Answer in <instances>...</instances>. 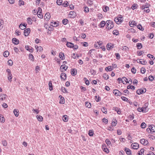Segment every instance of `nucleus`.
Instances as JSON below:
<instances>
[{
	"mask_svg": "<svg viewBox=\"0 0 155 155\" xmlns=\"http://www.w3.org/2000/svg\"><path fill=\"white\" fill-rule=\"evenodd\" d=\"M106 26L108 29H111L114 27L113 21L110 20H107L106 22Z\"/></svg>",
	"mask_w": 155,
	"mask_h": 155,
	"instance_id": "1",
	"label": "nucleus"
},
{
	"mask_svg": "<svg viewBox=\"0 0 155 155\" xmlns=\"http://www.w3.org/2000/svg\"><path fill=\"white\" fill-rule=\"evenodd\" d=\"M6 71L8 73L7 77L8 80L10 82H11L12 81V76L11 73V71L9 69H8L6 70Z\"/></svg>",
	"mask_w": 155,
	"mask_h": 155,
	"instance_id": "2",
	"label": "nucleus"
},
{
	"mask_svg": "<svg viewBox=\"0 0 155 155\" xmlns=\"http://www.w3.org/2000/svg\"><path fill=\"white\" fill-rule=\"evenodd\" d=\"M120 17H119L115 18L114 21L115 22L118 24H120L123 21V18L121 17V15H120Z\"/></svg>",
	"mask_w": 155,
	"mask_h": 155,
	"instance_id": "3",
	"label": "nucleus"
},
{
	"mask_svg": "<svg viewBox=\"0 0 155 155\" xmlns=\"http://www.w3.org/2000/svg\"><path fill=\"white\" fill-rule=\"evenodd\" d=\"M146 91V89L145 88H141L140 89H138V90H137V91L136 92L138 94H140L145 93Z\"/></svg>",
	"mask_w": 155,
	"mask_h": 155,
	"instance_id": "4",
	"label": "nucleus"
},
{
	"mask_svg": "<svg viewBox=\"0 0 155 155\" xmlns=\"http://www.w3.org/2000/svg\"><path fill=\"white\" fill-rule=\"evenodd\" d=\"M113 93L116 96H121L122 94L117 90H114L113 91Z\"/></svg>",
	"mask_w": 155,
	"mask_h": 155,
	"instance_id": "5",
	"label": "nucleus"
},
{
	"mask_svg": "<svg viewBox=\"0 0 155 155\" xmlns=\"http://www.w3.org/2000/svg\"><path fill=\"white\" fill-rule=\"evenodd\" d=\"M148 105V103H146L144 104L143 106L142 107L143 109V111H144V113H146L148 111L147 107Z\"/></svg>",
	"mask_w": 155,
	"mask_h": 155,
	"instance_id": "6",
	"label": "nucleus"
},
{
	"mask_svg": "<svg viewBox=\"0 0 155 155\" xmlns=\"http://www.w3.org/2000/svg\"><path fill=\"white\" fill-rule=\"evenodd\" d=\"M131 147L134 149H137L139 147V144L136 143H134L131 145Z\"/></svg>",
	"mask_w": 155,
	"mask_h": 155,
	"instance_id": "7",
	"label": "nucleus"
},
{
	"mask_svg": "<svg viewBox=\"0 0 155 155\" xmlns=\"http://www.w3.org/2000/svg\"><path fill=\"white\" fill-rule=\"evenodd\" d=\"M25 48L28 51L30 52H32L33 51L34 49L31 46L26 45Z\"/></svg>",
	"mask_w": 155,
	"mask_h": 155,
	"instance_id": "8",
	"label": "nucleus"
},
{
	"mask_svg": "<svg viewBox=\"0 0 155 155\" xmlns=\"http://www.w3.org/2000/svg\"><path fill=\"white\" fill-rule=\"evenodd\" d=\"M140 142L142 144L144 145H147L148 143V141L147 140L144 139H141L140 140Z\"/></svg>",
	"mask_w": 155,
	"mask_h": 155,
	"instance_id": "9",
	"label": "nucleus"
},
{
	"mask_svg": "<svg viewBox=\"0 0 155 155\" xmlns=\"http://www.w3.org/2000/svg\"><path fill=\"white\" fill-rule=\"evenodd\" d=\"M30 31V29L29 28H26V29L25 30L24 32V35L26 36H28L29 34Z\"/></svg>",
	"mask_w": 155,
	"mask_h": 155,
	"instance_id": "10",
	"label": "nucleus"
},
{
	"mask_svg": "<svg viewBox=\"0 0 155 155\" xmlns=\"http://www.w3.org/2000/svg\"><path fill=\"white\" fill-rule=\"evenodd\" d=\"M102 148L103 149V151L107 153H109V151L108 149L106 148V145L105 144L102 145Z\"/></svg>",
	"mask_w": 155,
	"mask_h": 155,
	"instance_id": "11",
	"label": "nucleus"
},
{
	"mask_svg": "<svg viewBox=\"0 0 155 155\" xmlns=\"http://www.w3.org/2000/svg\"><path fill=\"white\" fill-rule=\"evenodd\" d=\"M114 45L111 43H109L107 44L106 47L107 49L108 50H110L111 48H113Z\"/></svg>",
	"mask_w": 155,
	"mask_h": 155,
	"instance_id": "12",
	"label": "nucleus"
},
{
	"mask_svg": "<svg viewBox=\"0 0 155 155\" xmlns=\"http://www.w3.org/2000/svg\"><path fill=\"white\" fill-rule=\"evenodd\" d=\"M50 18H51V15H50V14L48 12L47 13L45 14V15L44 16L45 19L47 21H48L49 19H50Z\"/></svg>",
	"mask_w": 155,
	"mask_h": 155,
	"instance_id": "13",
	"label": "nucleus"
},
{
	"mask_svg": "<svg viewBox=\"0 0 155 155\" xmlns=\"http://www.w3.org/2000/svg\"><path fill=\"white\" fill-rule=\"evenodd\" d=\"M66 45L68 47L70 48H73L74 47V45L73 44L69 42H67Z\"/></svg>",
	"mask_w": 155,
	"mask_h": 155,
	"instance_id": "14",
	"label": "nucleus"
},
{
	"mask_svg": "<svg viewBox=\"0 0 155 155\" xmlns=\"http://www.w3.org/2000/svg\"><path fill=\"white\" fill-rule=\"evenodd\" d=\"M7 96L5 94H2L0 96V100L3 101L6 99Z\"/></svg>",
	"mask_w": 155,
	"mask_h": 155,
	"instance_id": "15",
	"label": "nucleus"
},
{
	"mask_svg": "<svg viewBox=\"0 0 155 155\" xmlns=\"http://www.w3.org/2000/svg\"><path fill=\"white\" fill-rule=\"evenodd\" d=\"M105 24V22L104 21H102L100 22L98 26L100 28H103L104 27Z\"/></svg>",
	"mask_w": 155,
	"mask_h": 155,
	"instance_id": "16",
	"label": "nucleus"
},
{
	"mask_svg": "<svg viewBox=\"0 0 155 155\" xmlns=\"http://www.w3.org/2000/svg\"><path fill=\"white\" fill-rule=\"evenodd\" d=\"M124 151L127 155H131V151L129 149L127 148H125L124 149Z\"/></svg>",
	"mask_w": 155,
	"mask_h": 155,
	"instance_id": "17",
	"label": "nucleus"
},
{
	"mask_svg": "<svg viewBox=\"0 0 155 155\" xmlns=\"http://www.w3.org/2000/svg\"><path fill=\"white\" fill-rule=\"evenodd\" d=\"M69 15H71V17L72 18L75 17L76 16V12L73 11H71L69 13Z\"/></svg>",
	"mask_w": 155,
	"mask_h": 155,
	"instance_id": "18",
	"label": "nucleus"
},
{
	"mask_svg": "<svg viewBox=\"0 0 155 155\" xmlns=\"http://www.w3.org/2000/svg\"><path fill=\"white\" fill-rule=\"evenodd\" d=\"M71 74L73 76H75L76 74L77 71L75 68L71 69Z\"/></svg>",
	"mask_w": 155,
	"mask_h": 155,
	"instance_id": "19",
	"label": "nucleus"
},
{
	"mask_svg": "<svg viewBox=\"0 0 155 155\" xmlns=\"http://www.w3.org/2000/svg\"><path fill=\"white\" fill-rule=\"evenodd\" d=\"M12 42L15 44V45H18L19 43V40L17 39L16 38H13L12 39Z\"/></svg>",
	"mask_w": 155,
	"mask_h": 155,
	"instance_id": "20",
	"label": "nucleus"
},
{
	"mask_svg": "<svg viewBox=\"0 0 155 155\" xmlns=\"http://www.w3.org/2000/svg\"><path fill=\"white\" fill-rule=\"evenodd\" d=\"M66 78V74L64 73H62L61 74V79L65 80Z\"/></svg>",
	"mask_w": 155,
	"mask_h": 155,
	"instance_id": "21",
	"label": "nucleus"
},
{
	"mask_svg": "<svg viewBox=\"0 0 155 155\" xmlns=\"http://www.w3.org/2000/svg\"><path fill=\"white\" fill-rule=\"evenodd\" d=\"M150 130L152 134L155 131V127L153 125H151L149 126Z\"/></svg>",
	"mask_w": 155,
	"mask_h": 155,
	"instance_id": "22",
	"label": "nucleus"
},
{
	"mask_svg": "<svg viewBox=\"0 0 155 155\" xmlns=\"http://www.w3.org/2000/svg\"><path fill=\"white\" fill-rule=\"evenodd\" d=\"M59 57L62 60H64L65 59V57L64 56V54L62 52H61L59 53Z\"/></svg>",
	"mask_w": 155,
	"mask_h": 155,
	"instance_id": "23",
	"label": "nucleus"
},
{
	"mask_svg": "<svg viewBox=\"0 0 155 155\" xmlns=\"http://www.w3.org/2000/svg\"><path fill=\"white\" fill-rule=\"evenodd\" d=\"M62 119L64 121L67 122L68 120L67 116V115H63L62 117Z\"/></svg>",
	"mask_w": 155,
	"mask_h": 155,
	"instance_id": "24",
	"label": "nucleus"
},
{
	"mask_svg": "<svg viewBox=\"0 0 155 155\" xmlns=\"http://www.w3.org/2000/svg\"><path fill=\"white\" fill-rule=\"evenodd\" d=\"M14 113L16 117H17L19 115V111L17 109H15L14 110Z\"/></svg>",
	"mask_w": 155,
	"mask_h": 155,
	"instance_id": "25",
	"label": "nucleus"
},
{
	"mask_svg": "<svg viewBox=\"0 0 155 155\" xmlns=\"http://www.w3.org/2000/svg\"><path fill=\"white\" fill-rule=\"evenodd\" d=\"M113 70L111 66H109L105 68V70L107 71H111Z\"/></svg>",
	"mask_w": 155,
	"mask_h": 155,
	"instance_id": "26",
	"label": "nucleus"
},
{
	"mask_svg": "<svg viewBox=\"0 0 155 155\" xmlns=\"http://www.w3.org/2000/svg\"><path fill=\"white\" fill-rule=\"evenodd\" d=\"M27 21L29 25H31L32 23V20L30 18H27Z\"/></svg>",
	"mask_w": 155,
	"mask_h": 155,
	"instance_id": "27",
	"label": "nucleus"
},
{
	"mask_svg": "<svg viewBox=\"0 0 155 155\" xmlns=\"http://www.w3.org/2000/svg\"><path fill=\"white\" fill-rule=\"evenodd\" d=\"M49 89L50 91H51L53 90V86H52V84L51 81H50L49 82Z\"/></svg>",
	"mask_w": 155,
	"mask_h": 155,
	"instance_id": "28",
	"label": "nucleus"
},
{
	"mask_svg": "<svg viewBox=\"0 0 155 155\" xmlns=\"http://www.w3.org/2000/svg\"><path fill=\"white\" fill-rule=\"evenodd\" d=\"M144 149H141L139 151L138 153L139 155H144Z\"/></svg>",
	"mask_w": 155,
	"mask_h": 155,
	"instance_id": "29",
	"label": "nucleus"
},
{
	"mask_svg": "<svg viewBox=\"0 0 155 155\" xmlns=\"http://www.w3.org/2000/svg\"><path fill=\"white\" fill-rule=\"evenodd\" d=\"M9 55V52L7 51H5L3 53V55L5 57H7Z\"/></svg>",
	"mask_w": 155,
	"mask_h": 155,
	"instance_id": "30",
	"label": "nucleus"
},
{
	"mask_svg": "<svg viewBox=\"0 0 155 155\" xmlns=\"http://www.w3.org/2000/svg\"><path fill=\"white\" fill-rule=\"evenodd\" d=\"M29 59H31V61H34V57L31 54H29Z\"/></svg>",
	"mask_w": 155,
	"mask_h": 155,
	"instance_id": "31",
	"label": "nucleus"
},
{
	"mask_svg": "<svg viewBox=\"0 0 155 155\" xmlns=\"http://www.w3.org/2000/svg\"><path fill=\"white\" fill-rule=\"evenodd\" d=\"M103 78L105 80H107L109 78L108 75L106 73L103 74Z\"/></svg>",
	"mask_w": 155,
	"mask_h": 155,
	"instance_id": "32",
	"label": "nucleus"
},
{
	"mask_svg": "<svg viewBox=\"0 0 155 155\" xmlns=\"http://www.w3.org/2000/svg\"><path fill=\"white\" fill-rule=\"evenodd\" d=\"M135 22L134 21H132L130 22H129V25L131 27H133L135 25Z\"/></svg>",
	"mask_w": 155,
	"mask_h": 155,
	"instance_id": "33",
	"label": "nucleus"
},
{
	"mask_svg": "<svg viewBox=\"0 0 155 155\" xmlns=\"http://www.w3.org/2000/svg\"><path fill=\"white\" fill-rule=\"evenodd\" d=\"M35 48H36L37 50V51H39L41 52V51H42L43 49L42 47L41 46H37V47H35Z\"/></svg>",
	"mask_w": 155,
	"mask_h": 155,
	"instance_id": "34",
	"label": "nucleus"
},
{
	"mask_svg": "<svg viewBox=\"0 0 155 155\" xmlns=\"http://www.w3.org/2000/svg\"><path fill=\"white\" fill-rule=\"evenodd\" d=\"M61 69V70L62 72L63 71V70H62V69L65 71L67 69V67H66V66H64L63 65H62L60 67Z\"/></svg>",
	"mask_w": 155,
	"mask_h": 155,
	"instance_id": "35",
	"label": "nucleus"
},
{
	"mask_svg": "<svg viewBox=\"0 0 155 155\" xmlns=\"http://www.w3.org/2000/svg\"><path fill=\"white\" fill-rule=\"evenodd\" d=\"M37 118L39 121H42L43 117L41 116L37 115Z\"/></svg>",
	"mask_w": 155,
	"mask_h": 155,
	"instance_id": "36",
	"label": "nucleus"
},
{
	"mask_svg": "<svg viewBox=\"0 0 155 155\" xmlns=\"http://www.w3.org/2000/svg\"><path fill=\"white\" fill-rule=\"evenodd\" d=\"M101 111L104 114H107V110L106 108L105 107H103L101 109Z\"/></svg>",
	"mask_w": 155,
	"mask_h": 155,
	"instance_id": "37",
	"label": "nucleus"
},
{
	"mask_svg": "<svg viewBox=\"0 0 155 155\" xmlns=\"http://www.w3.org/2000/svg\"><path fill=\"white\" fill-rule=\"evenodd\" d=\"M5 121L4 117L2 116V115L0 114V122L3 123Z\"/></svg>",
	"mask_w": 155,
	"mask_h": 155,
	"instance_id": "38",
	"label": "nucleus"
},
{
	"mask_svg": "<svg viewBox=\"0 0 155 155\" xmlns=\"http://www.w3.org/2000/svg\"><path fill=\"white\" fill-rule=\"evenodd\" d=\"M137 46L138 49H140L142 48V45L141 43H138L137 44Z\"/></svg>",
	"mask_w": 155,
	"mask_h": 155,
	"instance_id": "39",
	"label": "nucleus"
},
{
	"mask_svg": "<svg viewBox=\"0 0 155 155\" xmlns=\"http://www.w3.org/2000/svg\"><path fill=\"white\" fill-rule=\"evenodd\" d=\"M3 20L2 19H0V29H1L3 27Z\"/></svg>",
	"mask_w": 155,
	"mask_h": 155,
	"instance_id": "40",
	"label": "nucleus"
},
{
	"mask_svg": "<svg viewBox=\"0 0 155 155\" xmlns=\"http://www.w3.org/2000/svg\"><path fill=\"white\" fill-rule=\"evenodd\" d=\"M105 142L107 144V146H109V145H111V142L109 139H107L105 140Z\"/></svg>",
	"mask_w": 155,
	"mask_h": 155,
	"instance_id": "41",
	"label": "nucleus"
},
{
	"mask_svg": "<svg viewBox=\"0 0 155 155\" xmlns=\"http://www.w3.org/2000/svg\"><path fill=\"white\" fill-rule=\"evenodd\" d=\"M61 90L64 93H68L66 89L64 87H61Z\"/></svg>",
	"mask_w": 155,
	"mask_h": 155,
	"instance_id": "42",
	"label": "nucleus"
},
{
	"mask_svg": "<svg viewBox=\"0 0 155 155\" xmlns=\"http://www.w3.org/2000/svg\"><path fill=\"white\" fill-rule=\"evenodd\" d=\"M84 81L85 82V83L87 85H88L89 84V81L87 80L86 78H84Z\"/></svg>",
	"mask_w": 155,
	"mask_h": 155,
	"instance_id": "43",
	"label": "nucleus"
},
{
	"mask_svg": "<svg viewBox=\"0 0 155 155\" xmlns=\"http://www.w3.org/2000/svg\"><path fill=\"white\" fill-rule=\"evenodd\" d=\"M109 9V7L107 6H104L103 8V10L104 12H107Z\"/></svg>",
	"mask_w": 155,
	"mask_h": 155,
	"instance_id": "44",
	"label": "nucleus"
},
{
	"mask_svg": "<svg viewBox=\"0 0 155 155\" xmlns=\"http://www.w3.org/2000/svg\"><path fill=\"white\" fill-rule=\"evenodd\" d=\"M137 4L136 3L134 4L132 6L131 8L133 10L137 8Z\"/></svg>",
	"mask_w": 155,
	"mask_h": 155,
	"instance_id": "45",
	"label": "nucleus"
},
{
	"mask_svg": "<svg viewBox=\"0 0 155 155\" xmlns=\"http://www.w3.org/2000/svg\"><path fill=\"white\" fill-rule=\"evenodd\" d=\"M72 58L74 59H76L77 58H78V54L76 53H73L72 55Z\"/></svg>",
	"mask_w": 155,
	"mask_h": 155,
	"instance_id": "46",
	"label": "nucleus"
},
{
	"mask_svg": "<svg viewBox=\"0 0 155 155\" xmlns=\"http://www.w3.org/2000/svg\"><path fill=\"white\" fill-rule=\"evenodd\" d=\"M135 87L134 86H128L127 87V89H132L133 90H134Z\"/></svg>",
	"mask_w": 155,
	"mask_h": 155,
	"instance_id": "47",
	"label": "nucleus"
},
{
	"mask_svg": "<svg viewBox=\"0 0 155 155\" xmlns=\"http://www.w3.org/2000/svg\"><path fill=\"white\" fill-rule=\"evenodd\" d=\"M140 127L142 128H144L146 127V124L144 122H143L141 124Z\"/></svg>",
	"mask_w": 155,
	"mask_h": 155,
	"instance_id": "48",
	"label": "nucleus"
},
{
	"mask_svg": "<svg viewBox=\"0 0 155 155\" xmlns=\"http://www.w3.org/2000/svg\"><path fill=\"white\" fill-rule=\"evenodd\" d=\"M94 132L92 130H90L88 132V135L90 136H92L93 135Z\"/></svg>",
	"mask_w": 155,
	"mask_h": 155,
	"instance_id": "49",
	"label": "nucleus"
},
{
	"mask_svg": "<svg viewBox=\"0 0 155 155\" xmlns=\"http://www.w3.org/2000/svg\"><path fill=\"white\" fill-rule=\"evenodd\" d=\"M137 28L141 31H143L144 29L142 27L141 25L140 24H139L138 25H137Z\"/></svg>",
	"mask_w": 155,
	"mask_h": 155,
	"instance_id": "50",
	"label": "nucleus"
},
{
	"mask_svg": "<svg viewBox=\"0 0 155 155\" xmlns=\"http://www.w3.org/2000/svg\"><path fill=\"white\" fill-rule=\"evenodd\" d=\"M51 23L52 24L51 25L52 26L57 27L58 25V23H57L56 22H54V23L51 22Z\"/></svg>",
	"mask_w": 155,
	"mask_h": 155,
	"instance_id": "51",
	"label": "nucleus"
},
{
	"mask_svg": "<svg viewBox=\"0 0 155 155\" xmlns=\"http://www.w3.org/2000/svg\"><path fill=\"white\" fill-rule=\"evenodd\" d=\"M113 34L114 35H117L119 34L118 31L117 30H114L113 31Z\"/></svg>",
	"mask_w": 155,
	"mask_h": 155,
	"instance_id": "52",
	"label": "nucleus"
},
{
	"mask_svg": "<svg viewBox=\"0 0 155 155\" xmlns=\"http://www.w3.org/2000/svg\"><path fill=\"white\" fill-rule=\"evenodd\" d=\"M85 105L88 108H90L91 107V105L90 103L88 102H86L85 103Z\"/></svg>",
	"mask_w": 155,
	"mask_h": 155,
	"instance_id": "53",
	"label": "nucleus"
},
{
	"mask_svg": "<svg viewBox=\"0 0 155 155\" xmlns=\"http://www.w3.org/2000/svg\"><path fill=\"white\" fill-rule=\"evenodd\" d=\"M61 104H63L64 103V98L61 96V97L60 98V101L59 102Z\"/></svg>",
	"mask_w": 155,
	"mask_h": 155,
	"instance_id": "54",
	"label": "nucleus"
},
{
	"mask_svg": "<svg viewBox=\"0 0 155 155\" xmlns=\"http://www.w3.org/2000/svg\"><path fill=\"white\" fill-rule=\"evenodd\" d=\"M68 19H64L62 20V23L64 25H65L67 24L68 22Z\"/></svg>",
	"mask_w": 155,
	"mask_h": 155,
	"instance_id": "55",
	"label": "nucleus"
},
{
	"mask_svg": "<svg viewBox=\"0 0 155 155\" xmlns=\"http://www.w3.org/2000/svg\"><path fill=\"white\" fill-rule=\"evenodd\" d=\"M18 4L20 6L21 5H24L25 4L24 2L22 0H20L19 1V3Z\"/></svg>",
	"mask_w": 155,
	"mask_h": 155,
	"instance_id": "56",
	"label": "nucleus"
},
{
	"mask_svg": "<svg viewBox=\"0 0 155 155\" xmlns=\"http://www.w3.org/2000/svg\"><path fill=\"white\" fill-rule=\"evenodd\" d=\"M117 122L116 120H115L114 121H112L111 123L112 126H115L116 125Z\"/></svg>",
	"mask_w": 155,
	"mask_h": 155,
	"instance_id": "57",
	"label": "nucleus"
},
{
	"mask_svg": "<svg viewBox=\"0 0 155 155\" xmlns=\"http://www.w3.org/2000/svg\"><path fill=\"white\" fill-rule=\"evenodd\" d=\"M62 0H57L56 3L58 5H61L62 4Z\"/></svg>",
	"mask_w": 155,
	"mask_h": 155,
	"instance_id": "58",
	"label": "nucleus"
},
{
	"mask_svg": "<svg viewBox=\"0 0 155 155\" xmlns=\"http://www.w3.org/2000/svg\"><path fill=\"white\" fill-rule=\"evenodd\" d=\"M137 61L138 63H140L142 64H145V61H140V60H139V59H138L137 60Z\"/></svg>",
	"mask_w": 155,
	"mask_h": 155,
	"instance_id": "59",
	"label": "nucleus"
},
{
	"mask_svg": "<svg viewBox=\"0 0 155 155\" xmlns=\"http://www.w3.org/2000/svg\"><path fill=\"white\" fill-rule=\"evenodd\" d=\"M2 144L4 146H6L7 145V142L5 140H3L2 141Z\"/></svg>",
	"mask_w": 155,
	"mask_h": 155,
	"instance_id": "60",
	"label": "nucleus"
},
{
	"mask_svg": "<svg viewBox=\"0 0 155 155\" xmlns=\"http://www.w3.org/2000/svg\"><path fill=\"white\" fill-rule=\"evenodd\" d=\"M137 110L139 112H143L144 113V111H143V109L142 107H139L137 109Z\"/></svg>",
	"mask_w": 155,
	"mask_h": 155,
	"instance_id": "61",
	"label": "nucleus"
},
{
	"mask_svg": "<svg viewBox=\"0 0 155 155\" xmlns=\"http://www.w3.org/2000/svg\"><path fill=\"white\" fill-rule=\"evenodd\" d=\"M121 98L123 101H128V98L124 96L121 97Z\"/></svg>",
	"mask_w": 155,
	"mask_h": 155,
	"instance_id": "62",
	"label": "nucleus"
},
{
	"mask_svg": "<svg viewBox=\"0 0 155 155\" xmlns=\"http://www.w3.org/2000/svg\"><path fill=\"white\" fill-rule=\"evenodd\" d=\"M140 71L141 73L143 74L145 73L146 71V70L145 68H141Z\"/></svg>",
	"mask_w": 155,
	"mask_h": 155,
	"instance_id": "63",
	"label": "nucleus"
},
{
	"mask_svg": "<svg viewBox=\"0 0 155 155\" xmlns=\"http://www.w3.org/2000/svg\"><path fill=\"white\" fill-rule=\"evenodd\" d=\"M131 71L134 74L136 73V69L134 67L132 68L131 69Z\"/></svg>",
	"mask_w": 155,
	"mask_h": 155,
	"instance_id": "64",
	"label": "nucleus"
}]
</instances>
